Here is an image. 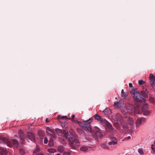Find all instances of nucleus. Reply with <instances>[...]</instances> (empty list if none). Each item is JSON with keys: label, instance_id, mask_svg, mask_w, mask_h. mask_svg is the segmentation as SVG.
I'll use <instances>...</instances> for the list:
<instances>
[{"label": "nucleus", "instance_id": "473e14b6", "mask_svg": "<svg viewBox=\"0 0 155 155\" xmlns=\"http://www.w3.org/2000/svg\"><path fill=\"white\" fill-rule=\"evenodd\" d=\"M130 93L132 94L133 96L137 92H136L135 90H132L130 91Z\"/></svg>", "mask_w": 155, "mask_h": 155}, {"label": "nucleus", "instance_id": "1a4fd4ad", "mask_svg": "<svg viewBox=\"0 0 155 155\" xmlns=\"http://www.w3.org/2000/svg\"><path fill=\"white\" fill-rule=\"evenodd\" d=\"M148 107V105L146 104L144 105L142 108V110L143 114L145 115H149L151 114L152 112V110H150L147 109Z\"/></svg>", "mask_w": 155, "mask_h": 155}, {"label": "nucleus", "instance_id": "bb28decb", "mask_svg": "<svg viewBox=\"0 0 155 155\" xmlns=\"http://www.w3.org/2000/svg\"><path fill=\"white\" fill-rule=\"evenodd\" d=\"M88 148L87 147H86L83 146L81 147L80 148V150L82 151H83L85 152L87 150Z\"/></svg>", "mask_w": 155, "mask_h": 155}, {"label": "nucleus", "instance_id": "2eb2a0df", "mask_svg": "<svg viewBox=\"0 0 155 155\" xmlns=\"http://www.w3.org/2000/svg\"><path fill=\"white\" fill-rule=\"evenodd\" d=\"M116 118L117 121L121 122L123 119V117L121 114L120 113H117L116 114Z\"/></svg>", "mask_w": 155, "mask_h": 155}, {"label": "nucleus", "instance_id": "f03ea898", "mask_svg": "<svg viewBox=\"0 0 155 155\" xmlns=\"http://www.w3.org/2000/svg\"><path fill=\"white\" fill-rule=\"evenodd\" d=\"M141 94L139 92H137L133 96V97L137 102L143 103L145 101V99L148 97V91L147 89L143 88V90L141 91Z\"/></svg>", "mask_w": 155, "mask_h": 155}, {"label": "nucleus", "instance_id": "6ab92c4d", "mask_svg": "<svg viewBox=\"0 0 155 155\" xmlns=\"http://www.w3.org/2000/svg\"><path fill=\"white\" fill-rule=\"evenodd\" d=\"M38 133L41 140H43L45 136L44 132L40 130L38 131Z\"/></svg>", "mask_w": 155, "mask_h": 155}, {"label": "nucleus", "instance_id": "a211bd4d", "mask_svg": "<svg viewBox=\"0 0 155 155\" xmlns=\"http://www.w3.org/2000/svg\"><path fill=\"white\" fill-rule=\"evenodd\" d=\"M128 93L124 92L123 89L121 90V96L124 99H127V98Z\"/></svg>", "mask_w": 155, "mask_h": 155}, {"label": "nucleus", "instance_id": "de8ad7c7", "mask_svg": "<svg viewBox=\"0 0 155 155\" xmlns=\"http://www.w3.org/2000/svg\"><path fill=\"white\" fill-rule=\"evenodd\" d=\"M74 117H75V116L74 114L72 115V119H74Z\"/></svg>", "mask_w": 155, "mask_h": 155}, {"label": "nucleus", "instance_id": "5701e85b", "mask_svg": "<svg viewBox=\"0 0 155 155\" xmlns=\"http://www.w3.org/2000/svg\"><path fill=\"white\" fill-rule=\"evenodd\" d=\"M0 140H2V141L4 142L7 145L8 140L5 137H3L2 136H0Z\"/></svg>", "mask_w": 155, "mask_h": 155}, {"label": "nucleus", "instance_id": "79ce46f5", "mask_svg": "<svg viewBox=\"0 0 155 155\" xmlns=\"http://www.w3.org/2000/svg\"><path fill=\"white\" fill-rule=\"evenodd\" d=\"M129 86L130 87L132 88L133 87L132 84L131 83H129Z\"/></svg>", "mask_w": 155, "mask_h": 155}, {"label": "nucleus", "instance_id": "e433bc0d", "mask_svg": "<svg viewBox=\"0 0 155 155\" xmlns=\"http://www.w3.org/2000/svg\"><path fill=\"white\" fill-rule=\"evenodd\" d=\"M71 153L69 152H64L63 153V155H70Z\"/></svg>", "mask_w": 155, "mask_h": 155}, {"label": "nucleus", "instance_id": "09e8293b", "mask_svg": "<svg viewBox=\"0 0 155 155\" xmlns=\"http://www.w3.org/2000/svg\"><path fill=\"white\" fill-rule=\"evenodd\" d=\"M107 110L106 109L105 110H104L103 111V112L104 113H106V112H107Z\"/></svg>", "mask_w": 155, "mask_h": 155}, {"label": "nucleus", "instance_id": "58836bf2", "mask_svg": "<svg viewBox=\"0 0 155 155\" xmlns=\"http://www.w3.org/2000/svg\"><path fill=\"white\" fill-rule=\"evenodd\" d=\"M138 83L140 85H142L143 84L144 81L142 80H140L138 81Z\"/></svg>", "mask_w": 155, "mask_h": 155}, {"label": "nucleus", "instance_id": "c03bdc74", "mask_svg": "<svg viewBox=\"0 0 155 155\" xmlns=\"http://www.w3.org/2000/svg\"><path fill=\"white\" fill-rule=\"evenodd\" d=\"M71 147H72V148L73 149H75L76 150V147H75L74 146H73V145H72V146H71Z\"/></svg>", "mask_w": 155, "mask_h": 155}, {"label": "nucleus", "instance_id": "423d86ee", "mask_svg": "<svg viewBox=\"0 0 155 155\" xmlns=\"http://www.w3.org/2000/svg\"><path fill=\"white\" fill-rule=\"evenodd\" d=\"M18 142L17 140H8V142L7 143V146L9 147H11L13 145L15 148H17L18 147Z\"/></svg>", "mask_w": 155, "mask_h": 155}, {"label": "nucleus", "instance_id": "72a5a7b5", "mask_svg": "<svg viewBox=\"0 0 155 155\" xmlns=\"http://www.w3.org/2000/svg\"><path fill=\"white\" fill-rule=\"evenodd\" d=\"M150 102L153 104H154L155 103V100L153 98L151 97L150 99Z\"/></svg>", "mask_w": 155, "mask_h": 155}, {"label": "nucleus", "instance_id": "49530a36", "mask_svg": "<svg viewBox=\"0 0 155 155\" xmlns=\"http://www.w3.org/2000/svg\"><path fill=\"white\" fill-rule=\"evenodd\" d=\"M49 120H48V118H47L46 119V122L47 123H48L49 122Z\"/></svg>", "mask_w": 155, "mask_h": 155}, {"label": "nucleus", "instance_id": "9b49d317", "mask_svg": "<svg viewBox=\"0 0 155 155\" xmlns=\"http://www.w3.org/2000/svg\"><path fill=\"white\" fill-rule=\"evenodd\" d=\"M110 139L111 141L108 143L109 145H114L117 144V140L115 137H112L110 138Z\"/></svg>", "mask_w": 155, "mask_h": 155}, {"label": "nucleus", "instance_id": "6e6552de", "mask_svg": "<svg viewBox=\"0 0 155 155\" xmlns=\"http://www.w3.org/2000/svg\"><path fill=\"white\" fill-rule=\"evenodd\" d=\"M46 132L48 135L51 136V137L56 138V134L54 130L51 128L47 127L46 128Z\"/></svg>", "mask_w": 155, "mask_h": 155}, {"label": "nucleus", "instance_id": "603ef678", "mask_svg": "<svg viewBox=\"0 0 155 155\" xmlns=\"http://www.w3.org/2000/svg\"><path fill=\"white\" fill-rule=\"evenodd\" d=\"M154 145H155V141H154Z\"/></svg>", "mask_w": 155, "mask_h": 155}, {"label": "nucleus", "instance_id": "0eeeda50", "mask_svg": "<svg viewBox=\"0 0 155 155\" xmlns=\"http://www.w3.org/2000/svg\"><path fill=\"white\" fill-rule=\"evenodd\" d=\"M104 123L105 125V128L106 131L108 132H112L114 128L111 124L105 119H104Z\"/></svg>", "mask_w": 155, "mask_h": 155}, {"label": "nucleus", "instance_id": "a878e982", "mask_svg": "<svg viewBox=\"0 0 155 155\" xmlns=\"http://www.w3.org/2000/svg\"><path fill=\"white\" fill-rule=\"evenodd\" d=\"M114 126L116 127V128L118 130H120V127L119 126V124L117 123H115L114 124Z\"/></svg>", "mask_w": 155, "mask_h": 155}, {"label": "nucleus", "instance_id": "f704fd0d", "mask_svg": "<svg viewBox=\"0 0 155 155\" xmlns=\"http://www.w3.org/2000/svg\"><path fill=\"white\" fill-rule=\"evenodd\" d=\"M48 142V138L47 137H45L44 140V143L45 144H47Z\"/></svg>", "mask_w": 155, "mask_h": 155}, {"label": "nucleus", "instance_id": "20e7f679", "mask_svg": "<svg viewBox=\"0 0 155 155\" xmlns=\"http://www.w3.org/2000/svg\"><path fill=\"white\" fill-rule=\"evenodd\" d=\"M91 129L92 130V132L90 131H88L91 134L95 133L94 135H93V136L96 141H98V138H101L103 137V134L102 133V130L98 127H95L93 128H91Z\"/></svg>", "mask_w": 155, "mask_h": 155}, {"label": "nucleus", "instance_id": "4be33fe9", "mask_svg": "<svg viewBox=\"0 0 155 155\" xmlns=\"http://www.w3.org/2000/svg\"><path fill=\"white\" fill-rule=\"evenodd\" d=\"M58 150L60 152H63L64 150V148L63 146L60 145L58 147Z\"/></svg>", "mask_w": 155, "mask_h": 155}, {"label": "nucleus", "instance_id": "c85d7f7f", "mask_svg": "<svg viewBox=\"0 0 155 155\" xmlns=\"http://www.w3.org/2000/svg\"><path fill=\"white\" fill-rule=\"evenodd\" d=\"M48 151L50 153H54L56 152V150L54 149H48Z\"/></svg>", "mask_w": 155, "mask_h": 155}, {"label": "nucleus", "instance_id": "2f4dec72", "mask_svg": "<svg viewBox=\"0 0 155 155\" xmlns=\"http://www.w3.org/2000/svg\"><path fill=\"white\" fill-rule=\"evenodd\" d=\"M128 125L127 124H123L122 125V127L125 129H127V128Z\"/></svg>", "mask_w": 155, "mask_h": 155}, {"label": "nucleus", "instance_id": "c756f323", "mask_svg": "<svg viewBox=\"0 0 155 155\" xmlns=\"http://www.w3.org/2000/svg\"><path fill=\"white\" fill-rule=\"evenodd\" d=\"M19 153L21 155H24L25 153V151L24 149L22 148L20 149L19 151Z\"/></svg>", "mask_w": 155, "mask_h": 155}, {"label": "nucleus", "instance_id": "9d476101", "mask_svg": "<svg viewBox=\"0 0 155 155\" xmlns=\"http://www.w3.org/2000/svg\"><path fill=\"white\" fill-rule=\"evenodd\" d=\"M146 122L145 118L144 117H142L137 119L136 122V127H138L140 125Z\"/></svg>", "mask_w": 155, "mask_h": 155}, {"label": "nucleus", "instance_id": "c9c22d12", "mask_svg": "<svg viewBox=\"0 0 155 155\" xmlns=\"http://www.w3.org/2000/svg\"><path fill=\"white\" fill-rule=\"evenodd\" d=\"M58 119H64V116H62L61 115H59L58 116Z\"/></svg>", "mask_w": 155, "mask_h": 155}, {"label": "nucleus", "instance_id": "f257e3e1", "mask_svg": "<svg viewBox=\"0 0 155 155\" xmlns=\"http://www.w3.org/2000/svg\"><path fill=\"white\" fill-rule=\"evenodd\" d=\"M75 134V131L72 129H70L69 131L68 130H64L63 132V136L68 139L71 143L74 144L77 146H79L80 143L77 137H75L74 138Z\"/></svg>", "mask_w": 155, "mask_h": 155}, {"label": "nucleus", "instance_id": "4468645a", "mask_svg": "<svg viewBox=\"0 0 155 155\" xmlns=\"http://www.w3.org/2000/svg\"><path fill=\"white\" fill-rule=\"evenodd\" d=\"M7 151L6 149L0 147V155H7Z\"/></svg>", "mask_w": 155, "mask_h": 155}, {"label": "nucleus", "instance_id": "cd10ccee", "mask_svg": "<svg viewBox=\"0 0 155 155\" xmlns=\"http://www.w3.org/2000/svg\"><path fill=\"white\" fill-rule=\"evenodd\" d=\"M101 148H103L108 149L109 148L108 146L105 144L102 143L101 145Z\"/></svg>", "mask_w": 155, "mask_h": 155}, {"label": "nucleus", "instance_id": "4c0bfd02", "mask_svg": "<svg viewBox=\"0 0 155 155\" xmlns=\"http://www.w3.org/2000/svg\"><path fill=\"white\" fill-rule=\"evenodd\" d=\"M120 104V103L118 102H115L114 103V105L115 107H119Z\"/></svg>", "mask_w": 155, "mask_h": 155}, {"label": "nucleus", "instance_id": "ddd939ff", "mask_svg": "<svg viewBox=\"0 0 155 155\" xmlns=\"http://www.w3.org/2000/svg\"><path fill=\"white\" fill-rule=\"evenodd\" d=\"M27 136L28 137L29 139L31 141L35 143L36 142V140L35 138V137L33 134L30 133H28Z\"/></svg>", "mask_w": 155, "mask_h": 155}, {"label": "nucleus", "instance_id": "aec40b11", "mask_svg": "<svg viewBox=\"0 0 155 155\" xmlns=\"http://www.w3.org/2000/svg\"><path fill=\"white\" fill-rule=\"evenodd\" d=\"M127 121L129 124L130 125H133L134 124V121L133 119L130 117L128 118Z\"/></svg>", "mask_w": 155, "mask_h": 155}, {"label": "nucleus", "instance_id": "ea45409f", "mask_svg": "<svg viewBox=\"0 0 155 155\" xmlns=\"http://www.w3.org/2000/svg\"><path fill=\"white\" fill-rule=\"evenodd\" d=\"M154 146L153 144L151 145V149L153 151V153H155V147H153Z\"/></svg>", "mask_w": 155, "mask_h": 155}, {"label": "nucleus", "instance_id": "b1692460", "mask_svg": "<svg viewBox=\"0 0 155 155\" xmlns=\"http://www.w3.org/2000/svg\"><path fill=\"white\" fill-rule=\"evenodd\" d=\"M52 138H53L51 137L49 142V146L51 147L53 146L54 145V140Z\"/></svg>", "mask_w": 155, "mask_h": 155}, {"label": "nucleus", "instance_id": "393cba45", "mask_svg": "<svg viewBox=\"0 0 155 155\" xmlns=\"http://www.w3.org/2000/svg\"><path fill=\"white\" fill-rule=\"evenodd\" d=\"M55 131L59 135H61L62 134H63L62 131L59 129H56Z\"/></svg>", "mask_w": 155, "mask_h": 155}, {"label": "nucleus", "instance_id": "a18cd8bd", "mask_svg": "<svg viewBox=\"0 0 155 155\" xmlns=\"http://www.w3.org/2000/svg\"><path fill=\"white\" fill-rule=\"evenodd\" d=\"M35 151H37V152H38L39 151V149L38 147H37Z\"/></svg>", "mask_w": 155, "mask_h": 155}, {"label": "nucleus", "instance_id": "7c9ffc66", "mask_svg": "<svg viewBox=\"0 0 155 155\" xmlns=\"http://www.w3.org/2000/svg\"><path fill=\"white\" fill-rule=\"evenodd\" d=\"M138 152L141 155H143L144 154L143 149L142 148L139 149L138 150Z\"/></svg>", "mask_w": 155, "mask_h": 155}, {"label": "nucleus", "instance_id": "dca6fc26", "mask_svg": "<svg viewBox=\"0 0 155 155\" xmlns=\"http://www.w3.org/2000/svg\"><path fill=\"white\" fill-rule=\"evenodd\" d=\"M134 112L135 114H139L141 113V108L139 107H135L134 109Z\"/></svg>", "mask_w": 155, "mask_h": 155}, {"label": "nucleus", "instance_id": "8fccbe9b", "mask_svg": "<svg viewBox=\"0 0 155 155\" xmlns=\"http://www.w3.org/2000/svg\"><path fill=\"white\" fill-rule=\"evenodd\" d=\"M64 119H67V117L66 116H64Z\"/></svg>", "mask_w": 155, "mask_h": 155}, {"label": "nucleus", "instance_id": "a19ab883", "mask_svg": "<svg viewBox=\"0 0 155 155\" xmlns=\"http://www.w3.org/2000/svg\"><path fill=\"white\" fill-rule=\"evenodd\" d=\"M130 136L128 137H126L125 138V140H127L130 139Z\"/></svg>", "mask_w": 155, "mask_h": 155}, {"label": "nucleus", "instance_id": "39448f33", "mask_svg": "<svg viewBox=\"0 0 155 155\" xmlns=\"http://www.w3.org/2000/svg\"><path fill=\"white\" fill-rule=\"evenodd\" d=\"M134 107L133 105L132 104H128L125 108V109L122 110V114H125L127 113H128L130 114H132L133 111V108Z\"/></svg>", "mask_w": 155, "mask_h": 155}, {"label": "nucleus", "instance_id": "f3484780", "mask_svg": "<svg viewBox=\"0 0 155 155\" xmlns=\"http://www.w3.org/2000/svg\"><path fill=\"white\" fill-rule=\"evenodd\" d=\"M94 116L95 119L97 120L100 121L101 122L104 123V120H103L101 117L98 114H96Z\"/></svg>", "mask_w": 155, "mask_h": 155}, {"label": "nucleus", "instance_id": "3c124183", "mask_svg": "<svg viewBox=\"0 0 155 155\" xmlns=\"http://www.w3.org/2000/svg\"><path fill=\"white\" fill-rule=\"evenodd\" d=\"M56 155H60V154H59V153H58V154H57Z\"/></svg>", "mask_w": 155, "mask_h": 155}, {"label": "nucleus", "instance_id": "37998d69", "mask_svg": "<svg viewBox=\"0 0 155 155\" xmlns=\"http://www.w3.org/2000/svg\"><path fill=\"white\" fill-rule=\"evenodd\" d=\"M36 155H44L42 153H37Z\"/></svg>", "mask_w": 155, "mask_h": 155}, {"label": "nucleus", "instance_id": "7ed1b4c3", "mask_svg": "<svg viewBox=\"0 0 155 155\" xmlns=\"http://www.w3.org/2000/svg\"><path fill=\"white\" fill-rule=\"evenodd\" d=\"M71 120L73 122L77 123L78 124L83 130L86 131H90L92 132V130L90 125L92 121L91 118H90L86 120H83L84 122H80L79 121L74 120L73 119H71Z\"/></svg>", "mask_w": 155, "mask_h": 155}, {"label": "nucleus", "instance_id": "f8f14e48", "mask_svg": "<svg viewBox=\"0 0 155 155\" xmlns=\"http://www.w3.org/2000/svg\"><path fill=\"white\" fill-rule=\"evenodd\" d=\"M20 138L21 140V142L22 144L24 143V142L25 140V136L24 134L21 130H20L18 132Z\"/></svg>", "mask_w": 155, "mask_h": 155}, {"label": "nucleus", "instance_id": "412c9836", "mask_svg": "<svg viewBox=\"0 0 155 155\" xmlns=\"http://www.w3.org/2000/svg\"><path fill=\"white\" fill-rule=\"evenodd\" d=\"M68 124L67 122L61 123V126L63 128L64 130H66L67 129Z\"/></svg>", "mask_w": 155, "mask_h": 155}]
</instances>
